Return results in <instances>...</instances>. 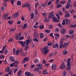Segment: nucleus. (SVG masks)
<instances>
[{"mask_svg":"<svg viewBox=\"0 0 76 76\" xmlns=\"http://www.w3.org/2000/svg\"><path fill=\"white\" fill-rule=\"evenodd\" d=\"M12 38H10L9 40V42H12Z\"/></svg>","mask_w":76,"mask_h":76,"instance_id":"obj_63","label":"nucleus"},{"mask_svg":"<svg viewBox=\"0 0 76 76\" xmlns=\"http://www.w3.org/2000/svg\"><path fill=\"white\" fill-rule=\"evenodd\" d=\"M39 28H40L41 29H42L43 28H44V26L42 25L41 26H40Z\"/></svg>","mask_w":76,"mask_h":76,"instance_id":"obj_59","label":"nucleus"},{"mask_svg":"<svg viewBox=\"0 0 76 76\" xmlns=\"http://www.w3.org/2000/svg\"><path fill=\"white\" fill-rule=\"evenodd\" d=\"M42 73L44 75H46L47 74H48V72H47V69L44 70L43 71Z\"/></svg>","mask_w":76,"mask_h":76,"instance_id":"obj_17","label":"nucleus"},{"mask_svg":"<svg viewBox=\"0 0 76 76\" xmlns=\"http://www.w3.org/2000/svg\"><path fill=\"white\" fill-rule=\"evenodd\" d=\"M63 45H63V42H60L59 46L60 48H64V47H63Z\"/></svg>","mask_w":76,"mask_h":76,"instance_id":"obj_14","label":"nucleus"},{"mask_svg":"<svg viewBox=\"0 0 76 76\" xmlns=\"http://www.w3.org/2000/svg\"><path fill=\"white\" fill-rule=\"evenodd\" d=\"M75 10H70L69 11V13H70L72 14V15H73V14H74V12Z\"/></svg>","mask_w":76,"mask_h":76,"instance_id":"obj_19","label":"nucleus"},{"mask_svg":"<svg viewBox=\"0 0 76 76\" xmlns=\"http://www.w3.org/2000/svg\"><path fill=\"white\" fill-rule=\"evenodd\" d=\"M37 67H38V68H40L42 70V67H43V66H42V64H38L37 65Z\"/></svg>","mask_w":76,"mask_h":76,"instance_id":"obj_9","label":"nucleus"},{"mask_svg":"<svg viewBox=\"0 0 76 76\" xmlns=\"http://www.w3.org/2000/svg\"><path fill=\"white\" fill-rule=\"evenodd\" d=\"M27 26H28V25L26 23L25 24L23 25V29H25V28H27Z\"/></svg>","mask_w":76,"mask_h":76,"instance_id":"obj_34","label":"nucleus"},{"mask_svg":"<svg viewBox=\"0 0 76 76\" xmlns=\"http://www.w3.org/2000/svg\"><path fill=\"white\" fill-rule=\"evenodd\" d=\"M59 47V45L57 43H56L54 44L53 46V48H58Z\"/></svg>","mask_w":76,"mask_h":76,"instance_id":"obj_12","label":"nucleus"},{"mask_svg":"<svg viewBox=\"0 0 76 76\" xmlns=\"http://www.w3.org/2000/svg\"><path fill=\"white\" fill-rule=\"evenodd\" d=\"M19 50H17L16 51V52L15 53V55L16 56H18L19 55Z\"/></svg>","mask_w":76,"mask_h":76,"instance_id":"obj_29","label":"nucleus"},{"mask_svg":"<svg viewBox=\"0 0 76 76\" xmlns=\"http://www.w3.org/2000/svg\"><path fill=\"white\" fill-rule=\"evenodd\" d=\"M61 32L62 34H64V33H65V32H66V30L64 28H62L61 29Z\"/></svg>","mask_w":76,"mask_h":76,"instance_id":"obj_18","label":"nucleus"},{"mask_svg":"<svg viewBox=\"0 0 76 76\" xmlns=\"http://www.w3.org/2000/svg\"><path fill=\"white\" fill-rule=\"evenodd\" d=\"M70 16V15L69 14H66L64 15V17L65 18H69Z\"/></svg>","mask_w":76,"mask_h":76,"instance_id":"obj_31","label":"nucleus"},{"mask_svg":"<svg viewBox=\"0 0 76 76\" xmlns=\"http://www.w3.org/2000/svg\"><path fill=\"white\" fill-rule=\"evenodd\" d=\"M6 71L7 72H8V74L10 75H11V74H12V71L10 69V67H9L7 68V71Z\"/></svg>","mask_w":76,"mask_h":76,"instance_id":"obj_5","label":"nucleus"},{"mask_svg":"<svg viewBox=\"0 0 76 76\" xmlns=\"http://www.w3.org/2000/svg\"><path fill=\"white\" fill-rule=\"evenodd\" d=\"M61 4H59L57 5V6L56 7L57 8H59V7H61Z\"/></svg>","mask_w":76,"mask_h":76,"instance_id":"obj_54","label":"nucleus"},{"mask_svg":"<svg viewBox=\"0 0 76 76\" xmlns=\"http://www.w3.org/2000/svg\"><path fill=\"white\" fill-rule=\"evenodd\" d=\"M34 14L33 13H32L31 14V19H32L33 18H34Z\"/></svg>","mask_w":76,"mask_h":76,"instance_id":"obj_35","label":"nucleus"},{"mask_svg":"<svg viewBox=\"0 0 76 76\" xmlns=\"http://www.w3.org/2000/svg\"><path fill=\"white\" fill-rule=\"evenodd\" d=\"M39 68H36L34 69V70L36 72H39Z\"/></svg>","mask_w":76,"mask_h":76,"instance_id":"obj_41","label":"nucleus"},{"mask_svg":"<svg viewBox=\"0 0 76 76\" xmlns=\"http://www.w3.org/2000/svg\"><path fill=\"white\" fill-rule=\"evenodd\" d=\"M53 55V54L52 53H50L49 55V58H51V57H52V56Z\"/></svg>","mask_w":76,"mask_h":76,"instance_id":"obj_56","label":"nucleus"},{"mask_svg":"<svg viewBox=\"0 0 76 76\" xmlns=\"http://www.w3.org/2000/svg\"><path fill=\"white\" fill-rule=\"evenodd\" d=\"M76 26L75 25H72L70 27L71 28H75V27H76Z\"/></svg>","mask_w":76,"mask_h":76,"instance_id":"obj_46","label":"nucleus"},{"mask_svg":"<svg viewBox=\"0 0 76 76\" xmlns=\"http://www.w3.org/2000/svg\"><path fill=\"white\" fill-rule=\"evenodd\" d=\"M18 70V68H15L14 71V73H16V72H17Z\"/></svg>","mask_w":76,"mask_h":76,"instance_id":"obj_42","label":"nucleus"},{"mask_svg":"<svg viewBox=\"0 0 76 76\" xmlns=\"http://www.w3.org/2000/svg\"><path fill=\"white\" fill-rule=\"evenodd\" d=\"M70 66H68V67H67V70H70L71 69V67Z\"/></svg>","mask_w":76,"mask_h":76,"instance_id":"obj_49","label":"nucleus"},{"mask_svg":"<svg viewBox=\"0 0 76 76\" xmlns=\"http://www.w3.org/2000/svg\"><path fill=\"white\" fill-rule=\"evenodd\" d=\"M15 64L14 63L12 64H10V67H14V66H15Z\"/></svg>","mask_w":76,"mask_h":76,"instance_id":"obj_37","label":"nucleus"},{"mask_svg":"<svg viewBox=\"0 0 76 76\" xmlns=\"http://www.w3.org/2000/svg\"><path fill=\"white\" fill-rule=\"evenodd\" d=\"M48 16L50 17L49 18H52V19H53V20L55 22H58V20L56 18L54 15L50 14L48 15Z\"/></svg>","mask_w":76,"mask_h":76,"instance_id":"obj_1","label":"nucleus"},{"mask_svg":"<svg viewBox=\"0 0 76 76\" xmlns=\"http://www.w3.org/2000/svg\"><path fill=\"white\" fill-rule=\"evenodd\" d=\"M66 67V66L65 64H63L61 65L60 69H64Z\"/></svg>","mask_w":76,"mask_h":76,"instance_id":"obj_6","label":"nucleus"},{"mask_svg":"<svg viewBox=\"0 0 76 76\" xmlns=\"http://www.w3.org/2000/svg\"><path fill=\"white\" fill-rule=\"evenodd\" d=\"M69 44V43H64V45H63V47H64V48H65L66 47H67V45H68Z\"/></svg>","mask_w":76,"mask_h":76,"instance_id":"obj_21","label":"nucleus"},{"mask_svg":"<svg viewBox=\"0 0 76 76\" xmlns=\"http://www.w3.org/2000/svg\"><path fill=\"white\" fill-rule=\"evenodd\" d=\"M48 46H50L51 45H52V43L51 42H49L47 44Z\"/></svg>","mask_w":76,"mask_h":76,"instance_id":"obj_47","label":"nucleus"},{"mask_svg":"<svg viewBox=\"0 0 76 76\" xmlns=\"http://www.w3.org/2000/svg\"><path fill=\"white\" fill-rule=\"evenodd\" d=\"M4 64H7V61H6V59H5L4 61Z\"/></svg>","mask_w":76,"mask_h":76,"instance_id":"obj_45","label":"nucleus"},{"mask_svg":"<svg viewBox=\"0 0 76 76\" xmlns=\"http://www.w3.org/2000/svg\"><path fill=\"white\" fill-rule=\"evenodd\" d=\"M19 12H18L17 13H16V14H15V16L16 18H17V17H18V16H19Z\"/></svg>","mask_w":76,"mask_h":76,"instance_id":"obj_39","label":"nucleus"},{"mask_svg":"<svg viewBox=\"0 0 76 76\" xmlns=\"http://www.w3.org/2000/svg\"><path fill=\"white\" fill-rule=\"evenodd\" d=\"M42 15L44 17H45V16H46V15H47V14L45 13H42Z\"/></svg>","mask_w":76,"mask_h":76,"instance_id":"obj_53","label":"nucleus"},{"mask_svg":"<svg viewBox=\"0 0 76 76\" xmlns=\"http://www.w3.org/2000/svg\"><path fill=\"white\" fill-rule=\"evenodd\" d=\"M44 37V34L43 33H41L40 34V38H42Z\"/></svg>","mask_w":76,"mask_h":76,"instance_id":"obj_27","label":"nucleus"},{"mask_svg":"<svg viewBox=\"0 0 76 76\" xmlns=\"http://www.w3.org/2000/svg\"><path fill=\"white\" fill-rule=\"evenodd\" d=\"M26 2L24 5H23L22 6L23 7H26Z\"/></svg>","mask_w":76,"mask_h":76,"instance_id":"obj_48","label":"nucleus"},{"mask_svg":"<svg viewBox=\"0 0 76 76\" xmlns=\"http://www.w3.org/2000/svg\"><path fill=\"white\" fill-rule=\"evenodd\" d=\"M14 64H18V63H19L18 61H14Z\"/></svg>","mask_w":76,"mask_h":76,"instance_id":"obj_61","label":"nucleus"},{"mask_svg":"<svg viewBox=\"0 0 76 76\" xmlns=\"http://www.w3.org/2000/svg\"><path fill=\"white\" fill-rule=\"evenodd\" d=\"M18 42L21 44L22 47H24V46H25V43H26L25 42H23V41H19Z\"/></svg>","mask_w":76,"mask_h":76,"instance_id":"obj_11","label":"nucleus"},{"mask_svg":"<svg viewBox=\"0 0 76 76\" xmlns=\"http://www.w3.org/2000/svg\"><path fill=\"white\" fill-rule=\"evenodd\" d=\"M48 46H46L44 48V52H43L44 55H46L48 52L49 50L48 49Z\"/></svg>","mask_w":76,"mask_h":76,"instance_id":"obj_2","label":"nucleus"},{"mask_svg":"<svg viewBox=\"0 0 76 76\" xmlns=\"http://www.w3.org/2000/svg\"><path fill=\"white\" fill-rule=\"evenodd\" d=\"M8 16L9 14H4L2 16V18L3 19H4V20H6V18H7V16Z\"/></svg>","mask_w":76,"mask_h":76,"instance_id":"obj_10","label":"nucleus"},{"mask_svg":"<svg viewBox=\"0 0 76 76\" xmlns=\"http://www.w3.org/2000/svg\"><path fill=\"white\" fill-rule=\"evenodd\" d=\"M49 21V19L48 18H45V22H46L47 23V22H48Z\"/></svg>","mask_w":76,"mask_h":76,"instance_id":"obj_38","label":"nucleus"},{"mask_svg":"<svg viewBox=\"0 0 76 76\" xmlns=\"http://www.w3.org/2000/svg\"><path fill=\"white\" fill-rule=\"evenodd\" d=\"M60 0H56V5H57L58 3H59Z\"/></svg>","mask_w":76,"mask_h":76,"instance_id":"obj_40","label":"nucleus"},{"mask_svg":"<svg viewBox=\"0 0 76 76\" xmlns=\"http://www.w3.org/2000/svg\"><path fill=\"white\" fill-rule=\"evenodd\" d=\"M51 3H52V1H50L49 3L48 4V5H50Z\"/></svg>","mask_w":76,"mask_h":76,"instance_id":"obj_52","label":"nucleus"},{"mask_svg":"<svg viewBox=\"0 0 76 76\" xmlns=\"http://www.w3.org/2000/svg\"><path fill=\"white\" fill-rule=\"evenodd\" d=\"M10 59L12 61H14L15 60V58L13 56H11L10 57Z\"/></svg>","mask_w":76,"mask_h":76,"instance_id":"obj_24","label":"nucleus"},{"mask_svg":"<svg viewBox=\"0 0 76 76\" xmlns=\"http://www.w3.org/2000/svg\"><path fill=\"white\" fill-rule=\"evenodd\" d=\"M48 66H49V64H47L45 65V66L46 67H48Z\"/></svg>","mask_w":76,"mask_h":76,"instance_id":"obj_64","label":"nucleus"},{"mask_svg":"<svg viewBox=\"0 0 76 76\" xmlns=\"http://www.w3.org/2000/svg\"><path fill=\"white\" fill-rule=\"evenodd\" d=\"M22 4V3L20 1H18L17 3V6H20Z\"/></svg>","mask_w":76,"mask_h":76,"instance_id":"obj_20","label":"nucleus"},{"mask_svg":"<svg viewBox=\"0 0 76 76\" xmlns=\"http://www.w3.org/2000/svg\"><path fill=\"white\" fill-rule=\"evenodd\" d=\"M63 45H63V42H60L59 46L60 48H64V47H63Z\"/></svg>","mask_w":76,"mask_h":76,"instance_id":"obj_15","label":"nucleus"},{"mask_svg":"<svg viewBox=\"0 0 76 76\" xmlns=\"http://www.w3.org/2000/svg\"><path fill=\"white\" fill-rule=\"evenodd\" d=\"M69 34H74V31L72 30H69Z\"/></svg>","mask_w":76,"mask_h":76,"instance_id":"obj_23","label":"nucleus"},{"mask_svg":"<svg viewBox=\"0 0 76 76\" xmlns=\"http://www.w3.org/2000/svg\"><path fill=\"white\" fill-rule=\"evenodd\" d=\"M71 60V58H69L67 59V66H70V61Z\"/></svg>","mask_w":76,"mask_h":76,"instance_id":"obj_8","label":"nucleus"},{"mask_svg":"<svg viewBox=\"0 0 76 76\" xmlns=\"http://www.w3.org/2000/svg\"><path fill=\"white\" fill-rule=\"evenodd\" d=\"M21 19L22 20H25V18H24V17L23 16H22L21 17Z\"/></svg>","mask_w":76,"mask_h":76,"instance_id":"obj_57","label":"nucleus"},{"mask_svg":"<svg viewBox=\"0 0 76 76\" xmlns=\"http://www.w3.org/2000/svg\"><path fill=\"white\" fill-rule=\"evenodd\" d=\"M66 3V1H62L61 2V3L62 4H64Z\"/></svg>","mask_w":76,"mask_h":76,"instance_id":"obj_50","label":"nucleus"},{"mask_svg":"<svg viewBox=\"0 0 76 76\" xmlns=\"http://www.w3.org/2000/svg\"><path fill=\"white\" fill-rule=\"evenodd\" d=\"M67 75V72L66 71H64L63 72V76H66Z\"/></svg>","mask_w":76,"mask_h":76,"instance_id":"obj_33","label":"nucleus"},{"mask_svg":"<svg viewBox=\"0 0 76 76\" xmlns=\"http://www.w3.org/2000/svg\"><path fill=\"white\" fill-rule=\"evenodd\" d=\"M15 0H10L11 3V4H12V5H14V4L15 3Z\"/></svg>","mask_w":76,"mask_h":76,"instance_id":"obj_25","label":"nucleus"},{"mask_svg":"<svg viewBox=\"0 0 76 76\" xmlns=\"http://www.w3.org/2000/svg\"><path fill=\"white\" fill-rule=\"evenodd\" d=\"M26 7L27 9H29V11L30 12V11H31V5H30L29 2H26Z\"/></svg>","mask_w":76,"mask_h":76,"instance_id":"obj_3","label":"nucleus"},{"mask_svg":"<svg viewBox=\"0 0 76 76\" xmlns=\"http://www.w3.org/2000/svg\"><path fill=\"white\" fill-rule=\"evenodd\" d=\"M29 58L26 57L23 59V63H25V61L28 62L29 61Z\"/></svg>","mask_w":76,"mask_h":76,"instance_id":"obj_7","label":"nucleus"},{"mask_svg":"<svg viewBox=\"0 0 76 76\" xmlns=\"http://www.w3.org/2000/svg\"><path fill=\"white\" fill-rule=\"evenodd\" d=\"M64 40V38H63V37H62L61 38V42H63V41Z\"/></svg>","mask_w":76,"mask_h":76,"instance_id":"obj_55","label":"nucleus"},{"mask_svg":"<svg viewBox=\"0 0 76 76\" xmlns=\"http://www.w3.org/2000/svg\"><path fill=\"white\" fill-rule=\"evenodd\" d=\"M13 20H11L8 22V23L10 25H12V24L13 23Z\"/></svg>","mask_w":76,"mask_h":76,"instance_id":"obj_30","label":"nucleus"},{"mask_svg":"<svg viewBox=\"0 0 76 76\" xmlns=\"http://www.w3.org/2000/svg\"><path fill=\"white\" fill-rule=\"evenodd\" d=\"M38 23L37 22L34 26V28H38Z\"/></svg>","mask_w":76,"mask_h":76,"instance_id":"obj_26","label":"nucleus"},{"mask_svg":"<svg viewBox=\"0 0 76 76\" xmlns=\"http://www.w3.org/2000/svg\"><path fill=\"white\" fill-rule=\"evenodd\" d=\"M32 42V39L31 38L28 39L26 40V44L27 45H28L30 42Z\"/></svg>","mask_w":76,"mask_h":76,"instance_id":"obj_4","label":"nucleus"},{"mask_svg":"<svg viewBox=\"0 0 76 76\" xmlns=\"http://www.w3.org/2000/svg\"><path fill=\"white\" fill-rule=\"evenodd\" d=\"M38 60L37 59H36L35 61H34V62L35 63H38Z\"/></svg>","mask_w":76,"mask_h":76,"instance_id":"obj_62","label":"nucleus"},{"mask_svg":"<svg viewBox=\"0 0 76 76\" xmlns=\"http://www.w3.org/2000/svg\"><path fill=\"white\" fill-rule=\"evenodd\" d=\"M45 32H47V33H50V31L48 30H45Z\"/></svg>","mask_w":76,"mask_h":76,"instance_id":"obj_58","label":"nucleus"},{"mask_svg":"<svg viewBox=\"0 0 76 76\" xmlns=\"http://www.w3.org/2000/svg\"><path fill=\"white\" fill-rule=\"evenodd\" d=\"M56 15L57 16L58 19H60V17H59L58 14V13H56Z\"/></svg>","mask_w":76,"mask_h":76,"instance_id":"obj_44","label":"nucleus"},{"mask_svg":"<svg viewBox=\"0 0 76 76\" xmlns=\"http://www.w3.org/2000/svg\"><path fill=\"white\" fill-rule=\"evenodd\" d=\"M65 20L66 22V25H69L70 24V21L69 20L67 19H65Z\"/></svg>","mask_w":76,"mask_h":76,"instance_id":"obj_16","label":"nucleus"},{"mask_svg":"<svg viewBox=\"0 0 76 76\" xmlns=\"http://www.w3.org/2000/svg\"><path fill=\"white\" fill-rule=\"evenodd\" d=\"M57 68V66L56 65L53 64L52 65V69L53 70H56Z\"/></svg>","mask_w":76,"mask_h":76,"instance_id":"obj_13","label":"nucleus"},{"mask_svg":"<svg viewBox=\"0 0 76 76\" xmlns=\"http://www.w3.org/2000/svg\"><path fill=\"white\" fill-rule=\"evenodd\" d=\"M24 38V37H20V38H19V40H22Z\"/></svg>","mask_w":76,"mask_h":76,"instance_id":"obj_60","label":"nucleus"},{"mask_svg":"<svg viewBox=\"0 0 76 76\" xmlns=\"http://www.w3.org/2000/svg\"><path fill=\"white\" fill-rule=\"evenodd\" d=\"M6 46H4L3 47V48L2 49V53H4V51L6 50Z\"/></svg>","mask_w":76,"mask_h":76,"instance_id":"obj_28","label":"nucleus"},{"mask_svg":"<svg viewBox=\"0 0 76 76\" xmlns=\"http://www.w3.org/2000/svg\"><path fill=\"white\" fill-rule=\"evenodd\" d=\"M21 55L23 56H25V53H24L23 52L21 53Z\"/></svg>","mask_w":76,"mask_h":76,"instance_id":"obj_51","label":"nucleus"},{"mask_svg":"<svg viewBox=\"0 0 76 76\" xmlns=\"http://www.w3.org/2000/svg\"><path fill=\"white\" fill-rule=\"evenodd\" d=\"M67 53H68L67 51H66V50H64V51H63V54L64 55H66V54H67Z\"/></svg>","mask_w":76,"mask_h":76,"instance_id":"obj_22","label":"nucleus"},{"mask_svg":"<svg viewBox=\"0 0 76 76\" xmlns=\"http://www.w3.org/2000/svg\"><path fill=\"white\" fill-rule=\"evenodd\" d=\"M71 0H68L67 1V4H70L71 3Z\"/></svg>","mask_w":76,"mask_h":76,"instance_id":"obj_43","label":"nucleus"},{"mask_svg":"<svg viewBox=\"0 0 76 76\" xmlns=\"http://www.w3.org/2000/svg\"><path fill=\"white\" fill-rule=\"evenodd\" d=\"M33 40L34 41H36V42H38V40L37 38H34L33 39Z\"/></svg>","mask_w":76,"mask_h":76,"instance_id":"obj_32","label":"nucleus"},{"mask_svg":"<svg viewBox=\"0 0 76 76\" xmlns=\"http://www.w3.org/2000/svg\"><path fill=\"white\" fill-rule=\"evenodd\" d=\"M70 7V4L67 3V5L66 6V8L68 9Z\"/></svg>","mask_w":76,"mask_h":76,"instance_id":"obj_36","label":"nucleus"}]
</instances>
